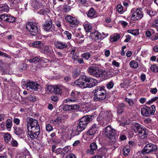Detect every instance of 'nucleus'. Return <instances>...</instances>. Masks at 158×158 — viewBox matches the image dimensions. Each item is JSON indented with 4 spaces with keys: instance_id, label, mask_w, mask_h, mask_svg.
<instances>
[{
    "instance_id": "79ce46f5",
    "label": "nucleus",
    "mask_w": 158,
    "mask_h": 158,
    "mask_svg": "<svg viewBox=\"0 0 158 158\" xmlns=\"http://www.w3.org/2000/svg\"><path fill=\"white\" fill-rule=\"evenodd\" d=\"M12 125V123L11 120L10 119H8L6 122V126L7 128H10Z\"/></svg>"
},
{
    "instance_id": "0eeeda50",
    "label": "nucleus",
    "mask_w": 158,
    "mask_h": 158,
    "mask_svg": "<svg viewBox=\"0 0 158 158\" xmlns=\"http://www.w3.org/2000/svg\"><path fill=\"white\" fill-rule=\"evenodd\" d=\"M157 148L156 145L152 143L147 144L141 151L142 154L145 155L146 154L155 152L157 150Z\"/></svg>"
},
{
    "instance_id": "de8ad7c7",
    "label": "nucleus",
    "mask_w": 158,
    "mask_h": 158,
    "mask_svg": "<svg viewBox=\"0 0 158 158\" xmlns=\"http://www.w3.org/2000/svg\"><path fill=\"white\" fill-rule=\"evenodd\" d=\"M48 11V10L47 9H42L39 11V13L40 15H44L47 13Z\"/></svg>"
},
{
    "instance_id": "6e6d98bb",
    "label": "nucleus",
    "mask_w": 158,
    "mask_h": 158,
    "mask_svg": "<svg viewBox=\"0 0 158 158\" xmlns=\"http://www.w3.org/2000/svg\"><path fill=\"white\" fill-rule=\"evenodd\" d=\"M28 99L31 101L35 102L36 100V98L35 96L29 95L28 97Z\"/></svg>"
},
{
    "instance_id": "338daca9",
    "label": "nucleus",
    "mask_w": 158,
    "mask_h": 158,
    "mask_svg": "<svg viewBox=\"0 0 158 158\" xmlns=\"http://www.w3.org/2000/svg\"><path fill=\"white\" fill-rule=\"evenodd\" d=\"M152 120L149 118H147L144 120V122L145 123L149 124L151 123Z\"/></svg>"
},
{
    "instance_id": "5701e85b",
    "label": "nucleus",
    "mask_w": 158,
    "mask_h": 158,
    "mask_svg": "<svg viewBox=\"0 0 158 158\" xmlns=\"http://www.w3.org/2000/svg\"><path fill=\"white\" fill-rule=\"evenodd\" d=\"M28 132V134L30 138L32 139H37L39 137V135L38 134V133H35L34 132L30 130V129H27Z\"/></svg>"
},
{
    "instance_id": "39448f33",
    "label": "nucleus",
    "mask_w": 158,
    "mask_h": 158,
    "mask_svg": "<svg viewBox=\"0 0 158 158\" xmlns=\"http://www.w3.org/2000/svg\"><path fill=\"white\" fill-rule=\"evenodd\" d=\"M146 108L142 107L141 109V115L144 116L148 117L154 114L156 108L154 105H152L151 107L146 106Z\"/></svg>"
},
{
    "instance_id": "c9c22d12",
    "label": "nucleus",
    "mask_w": 158,
    "mask_h": 158,
    "mask_svg": "<svg viewBox=\"0 0 158 158\" xmlns=\"http://www.w3.org/2000/svg\"><path fill=\"white\" fill-rule=\"evenodd\" d=\"M81 56L85 59L87 60L90 57V54L89 52H86L82 54Z\"/></svg>"
},
{
    "instance_id": "20e7f679",
    "label": "nucleus",
    "mask_w": 158,
    "mask_h": 158,
    "mask_svg": "<svg viewBox=\"0 0 158 158\" xmlns=\"http://www.w3.org/2000/svg\"><path fill=\"white\" fill-rule=\"evenodd\" d=\"M104 134L112 142L115 140V130L112 128L110 125H108L104 129Z\"/></svg>"
},
{
    "instance_id": "a878e982",
    "label": "nucleus",
    "mask_w": 158,
    "mask_h": 158,
    "mask_svg": "<svg viewBox=\"0 0 158 158\" xmlns=\"http://www.w3.org/2000/svg\"><path fill=\"white\" fill-rule=\"evenodd\" d=\"M123 154L124 156H128L130 151V146H126L123 149Z\"/></svg>"
},
{
    "instance_id": "bb28decb",
    "label": "nucleus",
    "mask_w": 158,
    "mask_h": 158,
    "mask_svg": "<svg viewBox=\"0 0 158 158\" xmlns=\"http://www.w3.org/2000/svg\"><path fill=\"white\" fill-rule=\"evenodd\" d=\"M14 129V133H15L16 135H19V136L21 135L24 133L23 130L22 128L16 127V128H15V127Z\"/></svg>"
},
{
    "instance_id": "c03bdc74",
    "label": "nucleus",
    "mask_w": 158,
    "mask_h": 158,
    "mask_svg": "<svg viewBox=\"0 0 158 158\" xmlns=\"http://www.w3.org/2000/svg\"><path fill=\"white\" fill-rule=\"evenodd\" d=\"M125 101L127 102L130 106H133L134 102L131 99L126 98Z\"/></svg>"
},
{
    "instance_id": "ea45409f",
    "label": "nucleus",
    "mask_w": 158,
    "mask_h": 158,
    "mask_svg": "<svg viewBox=\"0 0 158 158\" xmlns=\"http://www.w3.org/2000/svg\"><path fill=\"white\" fill-rule=\"evenodd\" d=\"M120 38L119 35L117 34L111 38V41L112 42H116Z\"/></svg>"
},
{
    "instance_id": "0e129e2a",
    "label": "nucleus",
    "mask_w": 158,
    "mask_h": 158,
    "mask_svg": "<svg viewBox=\"0 0 158 158\" xmlns=\"http://www.w3.org/2000/svg\"><path fill=\"white\" fill-rule=\"evenodd\" d=\"M124 109L123 108L118 107V108L117 113L120 114L123 112Z\"/></svg>"
},
{
    "instance_id": "5fc2aeb1",
    "label": "nucleus",
    "mask_w": 158,
    "mask_h": 158,
    "mask_svg": "<svg viewBox=\"0 0 158 158\" xmlns=\"http://www.w3.org/2000/svg\"><path fill=\"white\" fill-rule=\"evenodd\" d=\"M11 145L14 147H17L18 146V143L14 139H13L11 142Z\"/></svg>"
},
{
    "instance_id": "423d86ee",
    "label": "nucleus",
    "mask_w": 158,
    "mask_h": 158,
    "mask_svg": "<svg viewBox=\"0 0 158 158\" xmlns=\"http://www.w3.org/2000/svg\"><path fill=\"white\" fill-rule=\"evenodd\" d=\"M22 85L23 87H26L27 88H28L36 91L38 89H40L41 87L40 85L36 82L31 81L30 80L23 81Z\"/></svg>"
},
{
    "instance_id": "f8f14e48",
    "label": "nucleus",
    "mask_w": 158,
    "mask_h": 158,
    "mask_svg": "<svg viewBox=\"0 0 158 158\" xmlns=\"http://www.w3.org/2000/svg\"><path fill=\"white\" fill-rule=\"evenodd\" d=\"M65 19L69 23L70 26L72 27H76L79 23V21L76 18L70 15L66 16Z\"/></svg>"
},
{
    "instance_id": "13d9d810",
    "label": "nucleus",
    "mask_w": 158,
    "mask_h": 158,
    "mask_svg": "<svg viewBox=\"0 0 158 158\" xmlns=\"http://www.w3.org/2000/svg\"><path fill=\"white\" fill-rule=\"evenodd\" d=\"M65 158H76V157L73 154L70 153L67 154Z\"/></svg>"
},
{
    "instance_id": "f03ea898",
    "label": "nucleus",
    "mask_w": 158,
    "mask_h": 158,
    "mask_svg": "<svg viewBox=\"0 0 158 158\" xmlns=\"http://www.w3.org/2000/svg\"><path fill=\"white\" fill-rule=\"evenodd\" d=\"M97 83L96 79L85 75L81 76L75 81V85L82 88L93 87L96 85Z\"/></svg>"
},
{
    "instance_id": "49530a36",
    "label": "nucleus",
    "mask_w": 158,
    "mask_h": 158,
    "mask_svg": "<svg viewBox=\"0 0 158 158\" xmlns=\"http://www.w3.org/2000/svg\"><path fill=\"white\" fill-rule=\"evenodd\" d=\"M7 16L8 15L7 14H2L0 15V19L3 21L6 22Z\"/></svg>"
},
{
    "instance_id": "2f4dec72",
    "label": "nucleus",
    "mask_w": 158,
    "mask_h": 158,
    "mask_svg": "<svg viewBox=\"0 0 158 158\" xmlns=\"http://www.w3.org/2000/svg\"><path fill=\"white\" fill-rule=\"evenodd\" d=\"M130 65L131 67L136 69L138 67V64L136 61L132 60L130 63Z\"/></svg>"
},
{
    "instance_id": "1a4fd4ad",
    "label": "nucleus",
    "mask_w": 158,
    "mask_h": 158,
    "mask_svg": "<svg viewBox=\"0 0 158 158\" xmlns=\"http://www.w3.org/2000/svg\"><path fill=\"white\" fill-rule=\"evenodd\" d=\"M26 28L32 35H35L38 33V28L35 23L31 22H27Z\"/></svg>"
},
{
    "instance_id": "4be33fe9",
    "label": "nucleus",
    "mask_w": 158,
    "mask_h": 158,
    "mask_svg": "<svg viewBox=\"0 0 158 158\" xmlns=\"http://www.w3.org/2000/svg\"><path fill=\"white\" fill-rule=\"evenodd\" d=\"M96 11L93 7H91L89 10L87 14L88 17L91 19L96 17Z\"/></svg>"
},
{
    "instance_id": "f704fd0d",
    "label": "nucleus",
    "mask_w": 158,
    "mask_h": 158,
    "mask_svg": "<svg viewBox=\"0 0 158 158\" xmlns=\"http://www.w3.org/2000/svg\"><path fill=\"white\" fill-rule=\"evenodd\" d=\"M63 110L65 111L72 110L71 105H64L63 107Z\"/></svg>"
},
{
    "instance_id": "69168bd1",
    "label": "nucleus",
    "mask_w": 158,
    "mask_h": 158,
    "mask_svg": "<svg viewBox=\"0 0 158 158\" xmlns=\"http://www.w3.org/2000/svg\"><path fill=\"white\" fill-rule=\"evenodd\" d=\"M62 152H63L64 155L67 153L69 151V149L68 147H65L62 149Z\"/></svg>"
},
{
    "instance_id": "c85d7f7f",
    "label": "nucleus",
    "mask_w": 158,
    "mask_h": 158,
    "mask_svg": "<svg viewBox=\"0 0 158 158\" xmlns=\"http://www.w3.org/2000/svg\"><path fill=\"white\" fill-rule=\"evenodd\" d=\"M44 45V44L40 41L34 42L32 44V46L36 48H39Z\"/></svg>"
},
{
    "instance_id": "412c9836",
    "label": "nucleus",
    "mask_w": 158,
    "mask_h": 158,
    "mask_svg": "<svg viewBox=\"0 0 158 158\" xmlns=\"http://www.w3.org/2000/svg\"><path fill=\"white\" fill-rule=\"evenodd\" d=\"M143 127L138 123H133L132 124V129L135 133H138L140 130H141Z\"/></svg>"
},
{
    "instance_id": "3c124183",
    "label": "nucleus",
    "mask_w": 158,
    "mask_h": 158,
    "mask_svg": "<svg viewBox=\"0 0 158 158\" xmlns=\"http://www.w3.org/2000/svg\"><path fill=\"white\" fill-rule=\"evenodd\" d=\"M114 83L112 81H110L106 85L108 89H112L114 86Z\"/></svg>"
},
{
    "instance_id": "aec40b11",
    "label": "nucleus",
    "mask_w": 158,
    "mask_h": 158,
    "mask_svg": "<svg viewBox=\"0 0 158 158\" xmlns=\"http://www.w3.org/2000/svg\"><path fill=\"white\" fill-rule=\"evenodd\" d=\"M98 128L97 125L96 124L94 123L93 124L90 128L88 130V133L89 135H93L96 133Z\"/></svg>"
},
{
    "instance_id": "58836bf2",
    "label": "nucleus",
    "mask_w": 158,
    "mask_h": 158,
    "mask_svg": "<svg viewBox=\"0 0 158 158\" xmlns=\"http://www.w3.org/2000/svg\"><path fill=\"white\" fill-rule=\"evenodd\" d=\"M128 31L134 35H137L139 34L138 29L128 30Z\"/></svg>"
},
{
    "instance_id": "c756f323",
    "label": "nucleus",
    "mask_w": 158,
    "mask_h": 158,
    "mask_svg": "<svg viewBox=\"0 0 158 158\" xmlns=\"http://www.w3.org/2000/svg\"><path fill=\"white\" fill-rule=\"evenodd\" d=\"M6 19V22L13 23L15 22L16 19L15 18L10 15H8Z\"/></svg>"
},
{
    "instance_id": "9b49d317",
    "label": "nucleus",
    "mask_w": 158,
    "mask_h": 158,
    "mask_svg": "<svg viewBox=\"0 0 158 158\" xmlns=\"http://www.w3.org/2000/svg\"><path fill=\"white\" fill-rule=\"evenodd\" d=\"M100 71L97 67L94 66L89 67L87 70L88 72L90 75L97 78L100 77Z\"/></svg>"
},
{
    "instance_id": "cd10ccee",
    "label": "nucleus",
    "mask_w": 158,
    "mask_h": 158,
    "mask_svg": "<svg viewBox=\"0 0 158 158\" xmlns=\"http://www.w3.org/2000/svg\"><path fill=\"white\" fill-rule=\"evenodd\" d=\"M83 26L86 31L87 32H89L92 29V27L87 22H85L83 24Z\"/></svg>"
},
{
    "instance_id": "393cba45",
    "label": "nucleus",
    "mask_w": 158,
    "mask_h": 158,
    "mask_svg": "<svg viewBox=\"0 0 158 158\" xmlns=\"http://www.w3.org/2000/svg\"><path fill=\"white\" fill-rule=\"evenodd\" d=\"M100 77L101 78L104 79H106L108 78L107 76V72L105 70L100 71Z\"/></svg>"
},
{
    "instance_id": "052dcab7",
    "label": "nucleus",
    "mask_w": 158,
    "mask_h": 158,
    "mask_svg": "<svg viewBox=\"0 0 158 158\" xmlns=\"http://www.w3.org/2000/svg\"><path fill=\"white\" fill-rule=\"evenodd\" d=\"M27 67V66L26 64H21V65L20 66L19 69L21 70H25Z\"/></svg>"
},
{
    "instance_id": "473e14b6",
    "label": "nucleus",
    "mask_w": 158,
    "mask_h": 158,
    "mask_svg": "<svg viewBox=\"0 0 158 158\" xmlns=\"http://www.w3.org/2000/svg\"><path fill=\"white\" fill-rule=\"evenodd\" d=\"M4 137L5 141L8 143L11 139V136L9 134L6 133L4 135Z\"/></svg>"
},
{
    "instance_id": "6e6552de",
    "label": "nucleus",
    "mask_w": 158,
    "mask_h": 158,
    "mask_svg": "<svg viewBox=\"0 0 158 158\" xmlns=\"http://www.w3.org/2000/svg\"><path fill=\"white\" fill-rule=\"evenodd\" d=\"M112 116L110 113L106 112L100 113L97 118L98 120H101L106 123H108L112 120Z\"/></svg>"
},
{
    "instance_id": "ddd939ff",
    "label": "nucleus",
    "mask_w": 158,
    "mask_h": 158,
    "mask_svg": "<svg viewBox=\"0 0 158 158\" xmlns=\"http://www.w3.org/2000/svg\"><path fill=\"white\" fill-rule=\"evenodd\" d=\"M27 129L39 126L37 120L32 118H27Z\"/></svg>"
},
{
    "instance_id": "2eb2a0df",
    "label": "nucleus",
    "mask_w": 158,
    "mask_h": 158,
    "mask_svg": "<svg viewBox=\"0 0 158 158\" xmlns=\"http://www.w3.org/2000/svg\"><path fill=\"white\" fill-rule=\"evenodd\" d=\"M145 127H143L141 130L138 132V136L142 139L146 138L148 136Z\"/></svg>"
},
{
    "instance_id": "7c9ffc66",
    "label": "nucleus",
    "mask_w": 158,
    "mask_h": 158,
    "mask_svg": "<svg viewBox=\"0 0 158 158\" xmlns=\"http://www.w3.org/2000/svg\"><path fill=\"white\" fill-rule=\"evenodd\" d=\"M54 91L53 93L55 94H60L61 93V89L59 86H54Z\"/></svg>"
},
{
    "instance_id": "e433bc0d",
    "label": "nucleus",
    "mask_w": 158,
    "mask_h": 158,
    "mask_svg": "<svg viewBox=\"0 0 158 158\" xmlns=\"http://www.w3.org/2000/svg\"><path fill=\"white\" fill-rule=\"evenodd\" d=\"M80 71L78 69H76L73 73V76L74 78H76L80 74Z\"/></svg>"
},
{
    "instance_id": "8fccbe9b",
    "label": "nucleus",
    "mask_w": 158,
    "mask_h": 158,
    "mask_svg": "<svg viewBox=\"0 0 158 158\" xmlns=\"http://www.w3.org/2000/svg\"><path fill=\"white\" fill-rule=\"evenodd\" d=\"M117 11L120 13H122L123 11V7L120 4H118L117 5Z\"/></svg>"
},
{
    "instance_id": "4d7b16f0",
    "label": "nucleus",
    "mask_w": 158,
    "mask_h": 158,
    "mask_svg": "<svg viewBox=\"0 0 158 158\" xmlns=\"http://www.w3.org/2000/svg\"><path fill=\"white\" fill-rule=\"evenodd\" d=\"M46 129L48 131H51L52 129L53 128L52 126L50 124H48L46 126Z\"/></svg>"
},
{
    "instance_id": "72a5a7b5",
    "label": "nucleus",
    "mask_w": 158,
    "mask_h": 158,
    "mask_svg": "<svg viewBox=\"0 0 158 158\" xmlns=\"http://www.w3.org/2000/svg\"><path fill=\"white\" fill-rule=\"evenodd\" d=\"M30 130L31 131V132H34L35 133H38V134L39 135L40 134V126L39 127H36L34 128H30Z\"/></svg>"
},
{
    "instance_id": "f3484780",
    "label": "nucleus",
    "mask_w": 158,
    "mask_h": 158,
    "mask_svg": "<svg viewBox=\"0 0 158 158\" xmlns=\"http://www.w3.org/2000/svg\"><path fill=\"white\" fill-rule=\"evenodd\" d=\"M90 37L92 39L95 40L101 39V34L98 32L95 31H92L90 33Z\"/></svg>"
},
{
    "instance_id": "a18cd8bd",
    "label": "nucleus",
    "mask_w": 158,
    "mask_h": 158,
    "mask_svg": "<svg viewBox=\"0 0 158 158\" xmlns=\"http://www.w3.org/2000/svg\"><path fill=\"white\" fill-rule=\"evenodd\" d=\"M32 6L34 8L38 9L40 7V4L38 1H34L33 2Z\"/></svg>"
},
{
    "instance_id": "f257e3e1",
    "label": "nucleus",
    "mask_w": 158,
    "mask_h": 158,
    "mask_svg": "<svg viewBox=\"0 0 158 158\" xmlns=\"http://www.w3.org/2000/svg\"><path fill=\"white\" fill-rule=\"evenodd\" d=\"M94 117L93 116L87 115L82 117L79 120V123L76 129L73 128L71 133L73 136L78 135L80 133L84 130L88 124L93 120Z\"/></svg>"
},
{
    "instance_id": "680f3d73",
    "label": "nucleus",
    "mask_w": 158,
    "mask_h": 158,
    "mask_svg": "<svg viewBox=\"0 0 158 158\" xmlns=\"http://www.w3.org/2000/svg\"><path fill=\"white\" fill-rule=\"evenodd\" d=\"M62 152V149L60 148H59L56 149V150L54 151L53 152L58 154H60Z\"/></svg>"
},
{
    "instance_id": "4468645a",
    "label": "nucleus",
    "mask_w": 158,
    "mask_h": 158,
    "mask_svg": "<svg viewBox=\"0 0 158 158\" xmlns=\"http://www.w3.org/2000/svg\"><path fill=\"white\" fill-rule=\"evenodd\" d=\"M54 45L57 48L62 50L65 49L68 47V44L66 43L60 41H55Z\"/></svg>"
},
{
    "instance_id": "7ed1b4c3",
    "label": "nucleus",
    "mask_w": 158,
    "mask_h": 158,
    "mask_svg": "<svg viewBox=\"0 0 158 158\" xmlns=\"http://www.w3.org/2000/svg\"><path fill=\"white\" fill-rule=\"evenodd\" d=\"M94 100L96 101L104 100L106 96V92L103 87L97 86L93 91Z\"/></svg>"
},
{
    "instance_id": "bf43d9fd",
    "label": "nucleus",
    "mask_w": 158,
    "mask_h": 158,
    "mask_svg": "<svg viewBox=\"0 0 158 158\" xmlns=\"http://www.w3.org/2000/svg\"><path fill=\"white\" fill-rule=\"evenodd\" d=\"M74 101L75 102L76 101V100L74 99H70L69 98H67V99L64 100V101L63 102H64V103H68L69 102H72Z\"/></svg>"
},
{
    "instance_id": "864d4df0",
    "label": "nucleus",
    "mask_w": 158,
    "mask_h": 158,
    "mask_svg": "<svg viewBox=\"0 0 158 158\" xmlns=\"http://www.w3.org/2000/svg\"><path fill=\"white\" fill-rule=\"evenodd\" d=\"M0 56L8 58H10V57L6 53L0 51Z\"/></svg>"
},
{
    "instance_id": "a211bd4d",
    "label": "nucleus",
    "mask_w": 158,
    "mask_h": 158,
    "mask_svg": "<svg viewBox=\"0 0 158 158\" xmlns=\"http://www.w3.org/2000/svg\"><path fill=\"white\" fill-rule=\"evenodd\" d=\"M41 52L44 54L49 55L53 52L52 48L51 46H45L40 50Z\"/></svg>"
},
{
    "instance_id": "37998d69",
    "label": "nucleus",
    "mask_w": 158,
    "mask_h": 158,
    "mask_svg": "<svg viewBox=\"0 0 158 158\" xmlns=\"http://www.w3.org/2000/svg\"><path fill=\"white\" fill-rule=\"evenodd\" d=\"M72 110H79L80 108L79 104H74L71 105Z\"/></svg>"
},
{
    "instance_id": "a19ab883",
    "label": "nucleus",
    "mask_w": 158,
    "mask_h": 158,
    "mask_svg": "<svg viewBox=\"0 0 158 158\" xmlns=\"http://www.w3.org/2000/svg\"><path fill=\"white\" fill-rule=\"evenodd\" d=\"M151 70L153 72L157 73L158 72V66L156 64H153L150 67Z\"/></svg>"
},
{
    "instance_id": "09e8293b",
    "label": "nucleus",
    "mask_w": 158,
    "mask_h": 158,
    "mask_svg": "<svg viewBox=\"0 0 158 158\" xmlns=\"http://www.w3.org/2000/svg\"><path fill=\"white\" fill-rule=\"evenodd\" d=\"M146 12L150 16H152L156 14V12L150 10H146Z\"/></svg>"
},
{
    "instance_id": "b1692460",
    "label": "nucleus",
    "mask_w": 158,
    "mask_h": 158,
    "mask_svg": "<svg viewBox=\"0 0 158 158\" xmlns=\"http://www.w3.org/2000/svg\"><path fill=\"white\" fill-rule=\"evenodd\" d=\"M9 10V8L6 4L0 5V12L1 13L7 12Z\"/></svg>"
},
{
    "instance_id": "dca6fc26",
    "label": "nucleus",
    "mask_w": 158,
    "mask_h": 158,
    "mask_svg": "<svg viewBox=\"0 0 158 158\" xmlns=\"http://www.w3.org/2000/svg\"><path fill=\"white\" fill-rule=\"evenodd\" d=\"M90 148L89 149L87 150V153L91 154H94V151L97 149L98 146L96 143L93 142L90 144Z\"/></svg>"
},
{
    "instance_id": "774afa93",
    "label": "nucleus",
    "mask_w": 158,
    "mask_h": 158,
    "mask_svg": "<svg viewBox=\"0 0 158 158\" xmlns=\"http://www.w3.org/2000/svg\"><path fill=\"white\" fill-rule=\"evenodd\" d=\"M152 25L153 26L156 27H158V19H156L154 22L153 23Z\"/></svg>"
},
{
    "instance_id": "e2e57ef3",
    "label": "nucleus",
    "mask_w": 158,
    "mask_h": 158,
    "mask_svg": "<svg viewBox=\"0 0 158 158\" xmlns=\"http://www.w3.org/2000/svg\"><path fill=\"white\" fill-rule=\"evenodd\" d=\"M40 62L42 63H48L49 62V60L44 58H41L40 59Z\"/></svg>"
},
{
    "instance_id": "603ef678",
    "label": "nucleus",
    "mask_w": 158,
    "mask_h": 158,
    "mask_svg": "<svg viewBox=\"0 0 158 158\" xmlns=\"http://www.w3.org/2000/svg\"><path fill=\"white\" fill-rule=\"evenodd\" d=\"M47 91L50 93H53L54 91V87L51 85H49L47 87Z\"/></svg>"
},
{
    "instance_id": "6ab92c4d",
    "label": "nucleus",
    "mask_w": 158,
    "mask_h": 158,
    "mask_svg": "<svg viewBox=\"0 0 158 158\" xmlns=\"http://www.w3.org/2000/svg\"><path fill=\"white\" fill-rule=\"evenodd\" d=\"M52 23L51 20L49 19L46 21L43 26L44 30L47 31L50 30L52 27Z\"/></svg>"
},
{
    "instance_id": "4c0bfd02",
    "label": "nucleus",
    "mask_w": 158,
    "mask_h": 158,
    "mask_svg": "<svg viewBox=\"0 0 158 158\" xmlns=\"http://www.w3.org/2000/svg\"><path fill=\"white\" fill-rule=\"evenodd\" d=\"M40 60V58L35 57L34 58L31 59L29 60V62L31 63H36Z\"/></svg>"
},
{
    "instance_id": "9d476101",
    "label": "nucleus",
    "mask_w": 158,
    "mask_h": 158,
    "mask_svg": "<svg viewBox=\"0 0 158 158\" xmlns=\"http://www.w3.org/2000/svg\"><path fill=\"white\" fill-rule=\"evenodd\" d=\"M131 13L132 14L131 19L133 21L140 19L143 15V12L139 9H132L131 10Z\"/></svg>"
}]
</instances>
